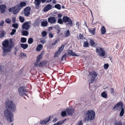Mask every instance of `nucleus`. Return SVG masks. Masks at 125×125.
Masks as SVG:
<instances>
[{
  "label": "nucleus",
  "instance_id": "nucleus-1",
  "mask_svg": "<svg viewBox=\"0 0 125 125\" xmlns=\"http://www.w3.org/2000/svg\"><path fill=\"white\" fill-rule=\"evenodd\" d=\"M5 107L6 109L4 111V114L7 120L9 122H13L14 120L13 114L9 111L12 112L16 110L15 104L12 101H8L5 103Z\"/></svg>",
  "mask_w": 125,
  "mask_h": 125
},
{
  "label": "nucleus",
  "instance_id": "nucleus-2",
  "mask_svg": "<svg viewBox=\"0 0 125 125\" xmlns=\"http://www.w3.org/2000/svg\"><path fill=\"white\" fill-rule=\"evenodd\" d=\"M2 44L3 47V53L4 55H7V53L10 52L12 48L15 46L11 39H10V42L8 40H5L3 41Z\"/></svg>",
  "mask_w": 125,
  "mask_h": 125
},
{
  "label": "nucleus",
  "instance_id": "nucleus-3",
  "mask_svg": "<svg viewBox=\"0 0 125 125\" xmlns=\"http://www.w3.org/2000/svg\"><path fill=\"white\" fill-rule=\"evenodd\" d=\"M26 3L25 2H21L18 4L16 6L10 8L9 10L10 12L12 11L14 14H16L18 12L21 8L25 6Z\"/></svg>",
  "mask_w": 125,
  "mask_h": 125
},
{
  "label": "nucleus",
  "instance_id": "nucleus-4",
  "mask_svg": "<svg viewBox=\"0 0 125 125\" xmlns=\"http://www.w3.org/2000/svg\"><path fill=\"white\" fill-rule=\"evenodd\" d=\"M84 115V121H92L94 119L95 114L93 110H90L85 112Z\"/></svg>",
  "mask_w": 125,
  "mask_h": 125
},
{
  "label": "nucleus",
  "instance_id": "nucleus-5",
  "mask_svg": "<svg viewBox=\"0 0 125 125\" xmlns=\"http://www.w3.org/2000/svg\"><path fill=\"white\" fill-rule=\"evenodd\" d=\"M18 92L19 94L21 96L26 95L27 91L24 86L20 87L18 89Z\"/></svg>",
  "mask_w": 125,
  "mask_h": 125
},
{
  "label": "nucleus",
  "instance_id": "nucleus-6",
  "mask_svg": "<svg viewBox=\"0 0 125 125\" xmlns=\"http://www.w3.org/2000/svg\"><path fill=\"white\" fill-rule=\"evenodd\" d=\"M96 51L98 55L100 56L103 57L105 55V52L102 48H100V49H99L96 48Z\"/></svg>",
  "mask_w": 125,
  "mask_h": 125
},
{
  "label": "nucleus",
  "instance_id": "nucleus-7",
  "mask_svg": "<svg viewBox=\"0 0 125 125\" xmlns=\"http://www.w3.org/2000/svg\"><path fill=\"white\" fill-rule=\"evenodd\" d=\"M89 74L91 77L90 80L91 82L89 83H90L94 82L96 78L97 75L96 73L94 71L90 72Z\"/></svg>",
  "mask_w": 125,
  "mask_h": 125
},
{
  "label": "nucleus",
  "instance_id": "nucleus-8",
  "mask_svg": "<svg viewBox=\"0 0 125 125\" xmlns=\"http://www.w3.org/2000/svg\"><path fill=\"white\" fill-rule=\"evenodd\" d=\"M29 24H31V21H30L24 22L22 25V28L23 30H28L30 27V25Z\"/></svg>",
  "mask_w": 125,
  "mask_h": 125
},
{
  "label": "nucleus",
  "instance_id": "nucleus-9",
  "mask_svg": "<svg viewBox=\"0 0 125 125\" xmlns=\"http://www.w3.org/2000/svg\"><path fill=\"white\" fill-rule=\"evenodd\" d=\"M62 19L63 22H68V24L70 25V26H72V22L70 18L67 16H64L63 17Z\"/></svg>",
  "mask_w": 125,
  "mask_h": 125
},
{
  "label": "nucleus",
  "instance_id": "nucleus-10",
  "mask_svg": "<svg viewBox=\"0 0 125 125\" xmlns=\"http://www.w3.org/2000/svg\"><path fill=\"white\" fill-rule=\"evenodd\" d=\"M47 61H43L40 62L38 64V62H35L34 63V65L35 66H38L39 67H43L47 63Z\"/></svg>",
  "mask_w": 125,
  "mask_h": 125
},
{
  "label": "nucleus",
  "instance_id": "nucleus-11",
  "mask_svg": "<svg viewBox=\"0 0 125 125\" xmlns=\"http://www.w3.org/2000/svg\"><path fill=\"white\" fill-rule=\"evenodd\" d=\"M68 115L69 116L72 115L74 112V109L72 107H68L66 109Z\"/></svg>",
  "mask_w": 125,
  "mask_h": 125
},
{
  "label": "nucleus",
  "instance_id": "nucleus-12",
  "mask_svg": "<svg viewBox=\"0 0 125 125\" xmlns=\"http://www.w3.org/2000/svg\"><path fill=\"white\" fill-rule=\"evenodd\" d=\"M49 23L51 24H54L56 22V20L55 18L53 16L50 17L48 19Z\"/></svg>",
  "mask_w": 125,
  "mask_h": 125
},
{
  "label": "nucleus",
  "instance_id": "nucleus-13",
  "mask_svg": "<svg viewBox=\"0 0 125 125\" xmlns=\"http://www.w3.org/2000/svg\"><path fill=\"white\" fill-rule=\"evenodd\" d=\"M31 9V8L29 7H26L24 9V14L26 16H28L30 14Z\"/></svg>",
  "mask_w": 125,
  "mask_h": 125
},
{
  "label": "nucleus",
  "instance_id": "nucleus-14",
  "mask_svg": "<svg viewBox=\"0 0 125 125\" xmlns=\"http://www.w3.org/2000/svg\"><path fill=\"white\" fill-rule=\"evenodd\" d=\"M119 106H121V107H123V103L122 102H120L117 103L113 107V109L114 110H117Z\"/></svg>",
  "mask_w": 125,
  "mask_h": 125
},
{
  "label": "nucleus",
  "instance_id": "nucleus-15",
  "mask_svg": "<svg viewBox=\"0 0 125 125\" xmlns=\"http://www.w3.org/2000/svg\"><path fill=\"white\" fill-rule=\"evenodd\" d=\"M52 5L50 4H48L45 6L44 8V12H47L51 9L52 8Z\"/></svg>",
  "mask_w": 125,
  "mask_h": 125
},
{
  "label": "nucleus",
  "instance_id": "nucleus-16",
  "mask_svg": "<svg viewBox=\"0 0 125 125\" xmlns=\"http://www.w3.org/2000/svg\"><path fill=\"white\" fill-rule=\"evenodd\" d=\"M6 6L4 4L0 5V10L2 13H3L5 10Z\"/></svg>",
  "mask_w": 125,
  "mask_h": 125
},
{
  "label": "nucleus",
  "instance_id": "nucleus-17",
  "mask_svg": "<svg viewBox=\"0 0 125 125\" xmlns=\"http://www.w3.org/2000/svg\"><path fill=\"white\" fill-rule=\"evenodd\" d=\"M68 54L72 56H79V55L76 54L75 53L73 52L71 50H70L68 51L67 52Z\"/></svg>",
  "mask_w": 125,
  "mask_h": 125
},
{
  "label": "nucleus",
  "instance_id": "nucleus-18",
  "mask_svg": "<svg viewBox=\"0 0 125 125\" xmlns=\"http://www.w3.org/2000/svg\"><path fill=\"white\" fill-rule=\"evenodd\" d=\"M40 20L39 18L37 19L34 21V26H39L40 24Z\"/></svg>",
  "mask_w": 125,
  "mask_h": 125
},
{
  "label": "nucleus",
  "instance_id": "nucleus-19",
  "mask_svg": "<svg viewBox=\"0 0 125 125\" xmlns=\"http://www.w3.org/2000/svg\"><path fill=\"white\" fill-rule=\"evenodd\" d=\"M54 28L57 31V34H59L60 31V29L59 25L58 24H57L55 25L54 27Z\"/></svg>",
  "mask_w": 125,
  "mask_h": 125
},
{
  "label": "nucleus",
  "instance_id": "nucleus-20",
  "mask_svg": "<svg viewBox=\"0 0 125 125\" xmlns=\"http://www.w3.org/2000/svg\"><path fill=\"white\" fill-rule=\"evenodd\" d=\"M41 2V0H35L34 3L35 4L36 7H38Z\"/></svg>",
  "mask_w": 125,
  "mask_h": 125
},
{
  "label": "nucleus",
  "instance_id": "nucleus-21",
  "mask_svg": "<svg viewBox=\"0 0 125 125\" xmlns=\"http://www.w3.org/2000/svg\"><path fill=\"white\" fill-rule=\"evenodd\" d=\"M21 47L24 49H26L28 47V45L27 44L21 43L20 44Z\"/></svg>",
  "mask_w": 125,
  "mask_h": 125
},
{
  "label": "nucleus",
  "instance_id": "nucleus-22",
  "mask_svg": "<svg viewBox=\"0 0 125 125\" xmlns=\"http://www.w3.org/2000/svg\"><path fill=\"white\" fill-rule=\"evenodd\" d=\"M89 31L93 35H94L95 34V31H96V29L94 28L92 30H90V29H88Z\"/></svg>",
  "mask_w": 125,
  "mask_h": 125
},
{
  "label": "nucleus",
  "instance_id": "nucleus-23",
  "mask_svg": "<svg viewBox=\"0 0 125 125\" xmlns=\"http://www.w3.org/2000/svg\"><path fill=\"white\" fill-rule=\"evenodd\" d=\"M43 46L42 44H40L38 45L36 48V50L38 51H40L42 49Z\"/></svg>",
  "mask_w": 125,
  "mask_h": 125
},
{
  "label": "nucleus",
  "instance_id": "nucleus-24",
  "mask_svg": "<svg viewBox=\"0 0 125 125\" xmlns=\"http://www.w3.org/2000/svg\"><path fill=\"white\" fill-rule=\"evenodd\" d=\"M42 54H41L39 55L37 57V59H36V62H39L40 60L42 59Z\"/></svg>",
  "mask_w": 125,
  "mask_h": 125
},
{
  "label": "nucleus",
  "instance_id": "nucleus-25",
  "mask_svg": "<svg viewBox=\"0 0 125 125\" xmlns=\"http://www.w3.org/2000/svg\"><path fill=\"white\" fill-rule=\"evenodd\" d=\"M48 24L47 21H43L41 22V25L42 27H45L47 26Z\"/></svg>",
  "mask_w": 125,
  "mask_h": 125
},
{
  "label": "nucleus",
  "instance_id": "nucleus-26",
  "mask_svg": "<svg viewBox=\"0 0 125 125\" xmlns=\"http://www.w3.org/2000/svg\"><path fill=\"white\" fill-rule=\"evenodd\" d=\"M101 31L102 34H105L106 32V30L104 26H103L101 29Z\"/></svg>",
  "mask_w": 125,
  "mask_h": 125
},
{
  "label": "nucleus",
  "instance_id": "nucleus-27",
  "mask_svg": "<svg viewBox=\"0 0 125 125\" xmlns=\"http://www.w3.org/2000/svg\"><path fill=\"white\" fill-rule=\"evenodd\" d=\"M121 110L120 112L119 115L120 116H122L124 113V110L123 107H121Z\"/></svg>",
  "mask_w": 125,
  "mask_h": 125
},
{
  "label": "nucleus",
  "instance_id": "nucleus-28",
  "mask_svg": "<svg viewBox=\"0 0 125 125\" xmlns=\"http://www.w3.org/2000/svg\"><path fill=\"white\" fill-rule=\"evenodd\" d=\"M114 125H123L121 121H115Z\"/></svg>",
  "mask_w": 125,
  "mask_h": 125
},
{
  "label": "nucleus",
  "instance_id": "nucleus-29",
  "mask_svg": "<svg viewBox=\"0 0 125 125\" xmlns=\"http://www.w3.org/2000/svg\"><path fill=\"white\" fill-rule=\"evenodd\" d=\"M89 43L88 42L86 41H85L83 43V47L85 48L88 47Z\"/></svg>",
  "mask_w": 125,
  "mask_h": 125
},
{
  "label": "nucleus",
  "instance_id": "nucleus-30",
  "mask_svg": "<svg viewBox=\"0 0 125 125\" xmlns=\"http://www.w3.org/2000/svg\"><path fill=\"white\" fill-rule=\"evenodd\" d=\"M5 35V32L4 31L1 30L0 31V38H2Z\"/></svg>",
  "mask_w": 125,
  "mask_h": 125
},
{
  "label": "nucleus",
  "instance_id": "nucleus-31",
  "mask_svg": "<svg viewBox=\"0 0 125 125\" xmlns=\"http://www.w3.org/2000/svg\"><path fill=\"white\" fill-rule=\"evenodd\" d=\"M23 35L27 36L28 35V32L27 31L23 30L22 32Z\"/></svg>",
  "mask_w": 125,
  "mask_h": 125
},
{
  "label": "nucleus",
  "instance_id": "nucleus-32",
  "mask_svg": "<svg viewBox=\"0 0 125 125\" xmlns=\"http://www.w3.org/2000/svg\"><path fill=\"white\" fill-rule=\"evenodd\" d=\"M103 98H106L107 97V94L105 92H103L101 94Z\"/></svg>",
  "mask_w": 125,
  "mask_h": 125
},
{
  "label": "nucleus",
  "instance_id": "nucleus-33",
  "mask_svg": "<svg viewBox=\"0 0 125 125\" xmlns=\"http://www.w3.org/2000/svg\"><path fill=\"white\" fill-rule=\"evenodd\" d=\"M26 38L23 37H22L21 38V41L22 43H25L26 42Z\"/></svg>",
  "mask_w": 125,
  "mask_h": 125
},
{
  "label": "nucleus",
  "instance_id": "nucleus-34",
  "mask_svg": "<svg viewBox=\"0 0 125 125\" xmlns=\"http://www.w3.org/2000/svg\"><path fill=\"white\" fill-rule=\"evenodd\" d=\"M64 45H62L59 48L58 50V51L60 52L62 51L64 49Z\"/></svg>",
  "mask_w": 125,
  "mask_h": 125
},
{
  "label": "nucleus",
  "instance_id": "nucleus-35",
  "mask_svg": "<svg viewBox=\"0 0 125 125\" xmlns=\"http://www.w3.org/2000/svg\"><path fill=\"white\" fill-rule=\"evenodd\" d=\"M68 55V54L67 53H65L64 54L62 57L61 59V61H63L64 59H66V57Z\"/></svg>",
  "mask_w": 125,
  "mask_h": 125
},
{
  "label": "nucleus",
  "instance_id": "nucleus-36",
  "mask_svg": "<svg viewBox=\"0 0 125 125\" xmlns=\"http://www.w3.org/2000/svg\"><path fill=\"white\" fill-rule=\"evenodd\" d=\"M61 116H62L64 117L66 115V112L65 111H62L61 112Z\"/></svg>",
  "mask_w": 125,
  "mask_h": 125
},
{
  "label": "nucleus",
  "instance_id": "nucleus-37",
  "mask_svg": "<svg viewBox=\"0 0 125 125\" xmlns=\"http://www.w3.org/2000/svg\"><path fill=\"white\" fill-rule=\"evenodd\" d=\"M19 19L20 21L22 23L24 21L25 19L24 18L21 16L19 17Z\"/></svg>",
  "mask_w": 125,
  "mask_h": 125
},
{
  "label": "nucleus",
  "instance_id": "nucleus-38",
  "mask_svg": "<svg viewBox=\"0 0 125 125\" xmlns=\"http://www.w3.org/2000/svg\"><path fill=\"white\" fill-rule=\"evenodd\" d=\"M54 7L58 10H60L61 9L60 5L59 4H57L54 5Z\"/></svg>",
  "mask_w": 125,
  "mask_h": 125
},
{
  "label": "nucleus",
  "instance_id": "nucleus-39",
  "mask_svg": "<svg viewBox=\"0 0 125 125\" xmlns=\"http://www.w3.org/2000/svg\"><path fill=\"white\" fill-rule=\"evenodd\" d=\"M12 27L15 29H17L18 27V25L17 23H14L12 25Z\"/></svg>",
  "mask_w": 125,
  "mask_h": 125
},
{
  "label": "nucleus",
  "instance_id": "nucleus-40",
  "mask_svg": "<svg viewBox=\"0 0 125 125\" xmlns=\"http://www.w3.org/2000/svg\"><path fill=\"white\" fill-rule=\"evenodd\" d=\"M33 41V39L31 38H29L28 41V43L29 44L32 43Z\"/></svg>",
  "mask_w": 125,
  "mask_h": 125
},
{
  "label": "nucleus",
  "instance_id": "nucleus-41",
  "mask_svg": "<svg viewBox=\"0 0 125 125\" xmlns=\"http://www.w3.org/2000/svg\"><path fill=\"white\" fill-rule=\"evenodd\" d=\"M79 38L81 39H85V38L84 37V35H82L81 34H79Z\"/></svg>",
  "mask_w": 125,
  "mask_h": 125
},
{
  "label": "nucleus",
  "instance_id": "nucleus-42",
  "mask_svg": "<svg viewBox=\"0 0 125 125\" xmlns=\"http://www.w3.org/2000/svg\"><path fill=\"white\" fill-rule=\"evenodd\" d=\"M90 43L91 46H93L95 44V42L93 40L91 39L89 42Z\"/></svg>",
  "mask_w": 125,
  "mask_h": 125
},
{
  "label": "nucleus",
  "instance_id": "nucleus-43",
  "mask_svg": "<svg viewBox=\"0 0 125 125\" xmlns=\"http://www.w3.org/2000/svg\"><path fill=\"white\" fill-rule=\"evenodd\" d=\"M59 41V39H57L54 42L52 43L51 44L52 46H54L58 42V41Z\"/></svg>",
  "mask_w": 125,
  "mask_h": 125
},
{
  "label": "nucleus",
  "instance_id": "nucleus-44",
  "mask_svg": "<svg viewBox=\"0 0 125 125\" xmlns=\"http://www.w3.org/2000/svg\"><path fill=\"white\" fill-rule=\"evenodd\" d=\"M63 20L61 18H59L57 21V23H59L60 24H62L63 23Z\"/></svg>",
  "mask_w": 125,
  "mask_h": 125
},
{
  "label": "nucleus",
  "instance_id": "nucleus-45",
  "mask_svg": "<svg viewBox=\"0 0 125 125\" xmlns=\"http://www.w3.org/2000/svg\"><path fill=\"white\" fill-rule=\"evenodd\" d=\"M11 21V20L8 18H6L5 20V22L6 23L8 24L10 23Z\"/></svg>",
  "mask_w": 125,
  "mask_h": 125
},
{
  "label": "nucleus",
  "instance_id": "nucleus-46",
  "mask_svg": "<svg viewBox=\"0 0 125 125\" xmlns=\"http://www.w3.org/2000/svg\"><path fill=\"white\" fill-rule=\"evenodd\" d=\"M47 34V33L45 31H42V35L43 37H45L46 35Z\"/></svg>",
  "mask_w": 125,
  "mask_h": 125
},
{
  "label": "nucleus",
  "instance_id": "nucleus-47",
  "mask_svg": "<svg viewBox=\"0 0 125 125\" xmlns=\"http://www.w3.org/2000/svg\"><path fill=\"white\" fill-rule=\"evenodd\" d=\"M16 29H13L12 30V31L10 33V34L11 35H13L16 32Z\"/></svg>",
  "mask_w": 125,
  "mask_h": 125
},
{
  "label": "nucleus",
  "instance_id": "nucleus-48",
  "mask_svg": "<svg viewBox=\"0 0 125 125\" xmlns=\"http://www.w3.org/2000/svg\"><path fill=\"white\" fill-rule=\"evenodd\" d=\"M109 66V65L107 63L105 64L104 65V68L105 70L107 69Z\"/></svg>",
  "mask_w": 125,
  "mask_h": 125
},
{
  "label": "nucleus",
  "instance_id": "nucleus-49",
  "mask_svg": "<svg viewBox=\"0 0 125 125\" xmlns=\"http://www.w3.org/2000/svg\"><path fill=\"white\" fill-rule=\"evenodd\" d=\"M70 35L69 31L68 30H67L66 33V35L67 37H68Z\"/></svg>",
  "mask_w": 125,
  "mask_h": 125
},
{
  "label": "nucleus",
  "instance_id": "nucleus-50",
  "mask_svg": "<svg viewBox=\"0 0 125 125\" xmlns=\"http://www.w3.org/2000/svg\"><path fill=\"white\" fill-rule=\"evenodd\" d=\"M59 52H58V51L56 52L54 54V57H58V56Z\"/></svg>",
  "mask_w": 125,
  "mask_h": 125
},
{
  "label": "nucleus",
  "instance_id": "nucleus-51",
  "mask_svg": "<svg viewBox=\"0 0 125 125\" xmlns=\"http://www.w3.org/2000/svg\"><path fill=\"white\" fill-rule=\"evenodd\" d=\"M114 90L113 88H112L111 89V94L114 95Z\"/></svg>",
  "mask_w": 125,
  "mask_h": 125
},
{
  "label": "nucleus",
  "instance_id": "nucleus-52",
  "mask_svg": "<svg viewBox=\"0 0 125 125\" xmlns=\"http://www.w3.org/2000/svg\"><path fill=\"white\" fill-rule=\"evenodd\" d=\"M50 118H46L44 120H45V121H46V123H47V122H49L50 120Z\"/></svg>",
  "mask_w": 125,
  "mask_h": 125
},
{
  "label": "nucleus",
  "instance_id": "nucleus-53",
  "mask_svg": "<svg viewBox=\"0 0 125 125\" xmlns=\"http://www.w3.org/2000/svg\"><path fill=\"white\" fill-rule=\"evenodd\" d=\"M12 21L13 22H16V18L14 17H13L12 18Z\"/></svg>",
  "mask_w": 125,
  "mask_h": 125
},
{
  "label": "nucleus",
  "instance_id": "nucleus-54",
  "mask_svg": "<svg viewBox=\"0 0 125 125\" xmlns=\"http://www.w3.org/2000/svg\"><path fill=\"white\" fill-rule=\"evenodd\" d=\"M4 23V21L3 20H2L0 22V26H3Z\"/></svg>",
  "mask_w": 125,
  "mask_h": 125
},
{
  "label": "nucleus",
  "instance_id": "nucleus-55",
  "mask_svg": "<svg viewBox=\"0 0 125 125\" xmlns=\"http://www.w3.org/2000/svg\"><path fill=\"white\" fill-rule=\"evenodd\" d=\"M46 121H45V120L44 119V120H43L41 123V124H46Z\"/></svg>",
  "mask_w": 125,
  "mask_h": 125
},
{
  "label": "nucleus",
  "instance_id": "nucleus-56",
  "mask_svg": "<svg viewBox=\"0 0 125 125\" xmlns=\"http://www.w3.org/2000/svg\"><path fill=\"white\" fill-rule=\"evenodd\" d=\"M76 27L78 29H79V22L77 21L76 24Z\"/></svg>",
  "mask_w": 125,
  "mask_h": 125
},
{
  "label": "nucleus",
  "instance_id": "nucleus-57",
  "mask_svg": "<svg viewBox=\"0 0 125 125\" xmlns=\"http://www.w3.org/2000/svg\"><path fill=\"white\" fill-rule=\"evenodd\" d=\"M83 123L82 121H79L77 125H82Z\"/></svg>",
  "mask_w": 125,
  "mask_h": 125
},
{
  "label": "nucleus",
  "instance_id": "nucleus-58",
  "mask_svg": "<svg viewBox=\"0 0 125 125\" xmlns=\"http://www.w3.org/2000/svg\"><path fill=\"white\" fill-rule=\"evenodd\" d=\"M64 121L63 120L59 121L58 122H59V124L60 125L62 123H63L64 122Z\"/></svg>",
  "mask_w": 125,
  "mask_h": 125
},
{
  "label": "nucleus",
  "instance_id": "nucleus-59",
  "mask_svg": "<svg viewBox=\"0 0 125 125\" xmlns=\"http://www.w3.org/2000/svg\"><path fill=\"white\" fill-rule=\"evenodd\" d=\"M49 37H50L51 38H52L53 37V35L51 33H49Z\"/></svg>",
  "mask_w": 125,
  "mask_h": 125
},
{
  "label": "nucleus",
  "instance_id": "nucleus-60",
  "mask_svg": "<svg viewBox=\"0 0 125 125\" xmlns=\"http://www.w3.org/2000/svg\"><path fill=\"white\" fill-rule=\"evenodd\" d=\"M40 42L41 43L43 44L45 43V40H42L40 41Z\"/></svg>",
  "mask_w": 125,
  "mask_h": 125
},
{
  "label": "nucleus",
  "instance_id": "nucleus-61",
  "mask_svg": "<svg viewBox=\"0 0 125 125\" xmlns=\"http://www.w3.org/2000/svg\"><path fill=\"white\" fill-rule=\"evenodd\" d=\"M62 16V15L61 14H59L58 15V18H61Z\"/></svg>",
  "mask_w": 125,
  "mask_h": 125
},
{
  "label": "nucleus",
  "instance_id": "nucleus-62",
  "mask_svg": "<svg viewBox=\"0 0 125 125\" xmlns=\"http://www.w3.org/2000/svg\"><path fill=\"white\" fill-rule=\"evenodd\" d=\"M57 120V119L56 118H55L53 120V122H55Z\"/></svg>",
  "mask_w": 125,
  "mask_h": 125
},
{
  "label": "nucleus",
  "instance_id": "nucleus-63",
  "mask_svg": "<svg viewBox=\"0 0 125 125\" xmlns=\"http://www.w3.org/2000/svg\"><path fill=\"white\" fill-rule=\"evenodd\" d=\"M41 0V1L42 3H44L45 1H46V0Z\"/></svg>",
  "mask_w": 125,
  "mask_h": 125
},
{
  "label": "nucleus",
  "instance_id": "nucleus-64",
  "mask_svg": "<svg viewBox=\"0 0 125 125\" xmlns=\"http://www.w3.org/2000/svg\"><path fill=\"white\" fill-rule=\"evenodd\" d=\"M54 125H60L59 124V122H58L57 123L54 124Z\"/></svg>",
  "mask_w": 125,
  "mask_h": 125
}]
</instances>
